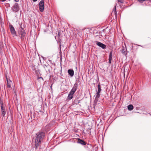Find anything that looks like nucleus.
Instances as JSON below:
<instances>
[{
    "label": "nucleus",
    "mask_w": 151,
    "mask_h": 151,
    "mask_svg": "<svg viewBox=\"0 0 151 151\" xmlns=\"http://www.w3.org/2000/svg\"><path fill=\"white\" fill-rule=\"evenodd\" d=\"M18 33L22 40H24L25 36L26 33L25 32L24 29L22 27L20 28Z\"/></svg>",
    "instance_id": "nucleus-3"
},
{
    "label": "nucleus",
    "mask_w": 151,
    "mask_h": 151,
    "mask_svg": "<svg viewBox=\"0 0 151 151\" xmlns=\"http://www.w3.org/2000/svg\"><path fill=\"white\" fill-rule=\"evenodd\" d=\"M9 27L11 34L13 36H17L16 32L13 26L12 25L10 24L9 25Z\"/></svg>",
    "instance_id": "nucleus-5"
},
{
    "label": "nucleus",
    "mask_w": 151,
    "mask_h": 151,
    "mask_svg": "<svg viewBox=\"0 0 151 151\" xmlns=\"http://www.w3.org/2000/svg\"><path fill=\"white\" fill-rule=\"evenodd\" d=\"M41 143V141L39 142L35 139V147L36 150L37 149L38 147L40 145Z\"/></svg>",
    "instance_id": "nucleus-10"
},
{
    "label": "nucleus",
    "mask_w": 151,
    "mask_h": 151,
    "mask_svg": "<svg viewBox=\"0 0 151 151\" xmlns=\"http://www.w3.org/2000/svg\"><path fill=\"white\" fill-rule=\"evenodd\" d=\"M68 72L71 77L73 76L74 74V71L73 69H70L68 70Z\"/></svg>",
    "instance_id": "nucleus-11"
},
{
    "label": "nucleus",
    "mask_w": 151,
    "mask_h": 151,
    "mask_svg": "<svg viewBox=\"0 0 151 151\" xmlns=\"http://www.w3.org/2000/svg\"><path fill=\"white\" fill-rule=\"evenodd\" d=\"M80 77H79V78H78V80H76L78 82H79L80 81Z\"/></svg>",
    "instance_id": "nucleus-26"
},
{
    "label": "nucleus",
    "mask_w": 151,
    "mask_h": 151,
    "mask_svg": "<svg viewBox=\"0 0 151 151\" xmlns=\"http://www.w3.org/2000/svg\"><path fill=\"white\" fill-rule=\"evenodd\" d=\"M124 0H118L119 2H120L121 3H122L123 2Z\"/></svg>",
    "instance_id": "nucleus-23"
},
{
    "label": "nucleus",
    "mask_w": 151,
    "mask_h": 151,
    "mask_svg": "<svg viewBox=\"0 0 151 151\" xmlns=\"http://www.w3.org/2000/svg\"><path fill=\"white\" fill-rule=\"evenodd\" d=\"M105 30V29H104L102 31L103 32H104V31Z\"/></svg>",
    "instance_id": "nucleus-32"
},
{
    "label": "nucleus",
    "mask_w": 151,
    "mask_h": 151,
    "mask_svg": "<svg viewBox=\"0 0 151 151\" xmlns=\"http://www.w3.org/2000/svg\"><path fill=\"white\" fill-rule=\"evenodd\" d=\"M6 80L7 83V87L9 88H10L11 87V83H12V82L10 80L9 81H8L7 77H6Z\"/></svg>",
    "instance_id": "nucleus-12"
},
{
    "label": "nucleus",
    "mask_w": 151,
    "mask_h": 151,
    "mask_svg": "<svg viewBox=\"0 0 151 151\" xmlns=\"http://www.w3.org/2000/svg\"><path fill=\"white\" fill-rule=\"evenodd\" d=\"M0 104L1 105V106H2V107L4 106L3 101L1 98H0Z\"/></svg>",
    "instance_id": "nucleus-20"
},
{
    "label": "nucleus",
    "mask_w": 151,
    "mask_h": 151,
    "mask_svg": "<svg viewBox=\"0 0 151 151\" xmlns=\"http://www.w3.org/2000/svg\"><path fill=\"white\" fill-rule=\"evenodd\" d=\"M40 10L41 12H43L44 10V6H39Z\"/></svg>",
    "instance_id": "nucleus-18"
},
{
    "label": "nucleus",
    "mask_w": 151,
    "mask_h": 151,
    "mask_svg": "<svg viewBox=\"0 0 151 151\" xmlns=\"http://www.w3.org/2000/svg\"><path fill=\"white\" fill-rule=\"evenodd\" d=\"M100 35L101 36H102V35Z\"/></svg>",
    "instance_id": "nucleus-38"
},
{
    "label": "nucleus",
    "mask_w": 151,
    "mask_h": 151,
    "mask_svg": "<svg viewBox=\"0 0 151 151\" xmlns=\"http://www.w3.org/2000/svg\"><path fill=\"white\" fill-rule=\"evenodd\" d=\"M45 66H46V67H47L48 66H49L48 65L47 66H46V65H45Z\"/></svg>",
    "instance_id": "nucleus-30"
},
{
    "label": "nucleus",
    "mask_w": 151,
    "mask_h": 151,
    "mask_svg": "<svg viewBox=\"0 0 151 151\" xmlns=\"http://www.w3.org/2000/svg\"><path fill=\"white\" fill-rule=\"evenodd\" d=\"M16 2H18L19 1V0H14Z\"/></svg>",
    "instance_id": "nucleus-27"
},
{
    "label": "nucleus",
    "mask_w": 151,
    "mask_h": 151,
    "mask_svg": "<svg viewBox=\"0 0 151 151\" xmlns=\"http://www.w3.org/2000/svg\"><path fill=\"white\" fill-rule=\"evenodd\" d=\"M100 93L98 92H97V93L96 94V96L95 97V100H96L97 101H98V98L100 97Z\"/></svg>",
    "instance_id": "nucleus-15"
},
{
    "label": "nucleus",
    "mask_w": 151,
    "mask_h": 151,
    "mask_svg": "<svg viewBox=\"0 0 151 151\" xmlns=\"http://www.w3.org/2000/svg\"><path fill=\"white\" fill-rule=\"evenodd\" d=\"M36 135L35 140L39 142L41 141L45 137V133L44 132L40 131L36 134Z\"/></svg>",
    "instance_id": "nucleus-2"
},
{
    "label": "nucleus",
    "mask_w": 151,
    "mask_h": 151,
    "mask_svg": "<svg viewBox=\"0 0 151 151\" xmlns=\"http://www.w3.org/2000/svg\"><path fill=\"white\" fill-rule=\"evenodd\" d=\"M112 52L111 51L110 52L109 55V62L111 63V61L112 60Z\"/></svg>",
    "instance_id": "nucleus-13"
},
{
    "label": "nucleus",
    "mask_w": 151,
    "mask_h": 151,
    "mask_svg": "<svg viewBox=\"0 0 151 151\" xmlns=\"http://www.w3.org/2000/svg\"><path fill=\"white\" fill-rule=\"evenodd\" d=\"M77 142L78 143L80 144L83 145H85L86 144V142L84 141L83 140L81 139L80 138L78 139Z\"/></svg>",
    "instance_id": "nucleus-8"
},
{
    "label": "nucleus",
    "mask_w": 151,
    "mask_h": 151,
    "mask_svg": "<svg viewBox=\"0 0 151 151\" xmlns=\"http://www.w3.org/2000/svg\"><path fill=\"white\" fill-rule=\"evenodd\" d=\"M98 32H95V33H98Z\"/></svg>",
    "instance_id": "nucleus-33"
},
{
    "label": "nucleus",
    "mask_w": 151,
    "mask_h": 151,
    "mask_svg": "<svg viewBox=\"0 0 151 151\" xmlns=\"http://www.w3.org/2000/svg\"><path fill=\"white\" fill-rule=\"evenodd\" d=\"M58 35H59V36H60V33L59 32H58Z\"/></svg>",
    "instance_id": "nucleus-31"
},
{
    "label": "nucleus",
    "mask_w": 151,
    "mask_h": 151,
    "mask_svg": "<svg viewBox=\"0 0 151 151\" xmlns=\"http://www.w3.org/2000/svg\"><path fill=\"white\" fill-rule=\"evenodd\" d=\"M44 1L43 0H41L39 3V6H44Z\"/></svg>",
    "instance_id": "nucleus-21"
},
{
    "label": "nucleus",
    "mask_w": 151,
    "mask_h": 151,
    "mask_svg": "<svg viewBox=\"0 0 151 151\" xmlns=\"http://www.w3.org/2000/svg\"><path fill=\"white\" fill-rule=\"evenodd\" d=\"M101 33V32H99V34H100Z\"/></svg>",
    "instance_id": "nucleus-34"
},
{
    "label": "nucleus",
    "mask_w": 151,
    "mask_h": 151,
    "mask_svg": "<svg viewBox=\"0 0 151 151\" xmlns=\"http://www.w3.org/2000/svg\"><path fill=\"white\" fill-rule=\"evenodd\" d=\"M32 69L33 70H35V68L34 67V66L32 65Z\"/></svg>",
    "instance_id": "nucleus-25"
},
{
    "label": "nucleus",
    "mask_w": 151,
    "mask_h": 151,
    "mask_svg": "<svg viewBox=\"0 0 151 151\" xmlns=\"http://www.w3.org/2000/svg\"><path fill=\"white\" fill-rule=\"evenodd\" d=\"M80 103V101L78 100L77 99H76L73 102V104H76L77 105L78 104Z\"/></svg>",
    "instance_id": "nucleus-16"
},
{
    "label": "nucleus",
    "mask_w": 151,
    "mask_h": 151,
    "mask_svg": "<svg viewBox=\"0 0 151 151\" xmlns=\"http://www.w3.org/2000/svg\"><path fill=\"white\" fill-rule=\"evenodd\" d=\"M1 116L3 117L5 115L6 113V111H5V107L1 106Z\"/></svg>",
    "instance_id": "nucleus-9"
},
{
    "label": "nucleus",
    "mask_w": 151,
    "mask_h": 151,
    "mask_svg": "<svg viewBox=\"0 0 151 151\" xmlns=\"http://www.w3.org/2000/svg\"><path fill=\"white\" fill-rule=\"evenodd\" d=\"M96 44L99 47H101L103 49H106V46L105 45L103 44L102 43L99 42L98 41L95 42Z\"/></svg>",
    "instance_id": "nucleus-7"
},
{
    "label": "nucleus",
    "mask_w": 151,
    "mask_h": 151,
    "mask_svg": "<svg viewBox=\"0 0 151 151\" xmlns=\"http://www.w3.org/2000/svg\"><path fill=\"white\" fill-rule=\"evenodd\" d=\"M116 4L115 5L113 9V11L114 12V14L116 16V14H117V12L116 11Z\"/></svg>",
    "instance_id": "nucleus-19"
},
{
    "label": "nucleus",
    "mask_w": 151,
    "mask_h": 151,
    "mask_svg": "<svg viewBox=\"0 0 151 151\" xmlns=\"http://www.w3.org/2000/svg\"><path fill=\"white\" fill-rule=\"evenodd\" d=\"M3 47V45L1 42H0V48H1Z\"/></svg>",
    "instance_id": "nucleus-24"
},
{
    "label": "nucleus",
    "mask_w": 151,
    "mask_h": 151,
    "mask_svg": "<svg viewBox=\"0 0 151 151\" xmlns=\"http://www.w3.org/2000/svg\"><path fill=\"white\" fill-rule=\"evenodd\" d=\"M140 3H142L144 1H145V0H137Z\"/></svg>",
    "instance_id": "nucleus-22"
},
{
    "label": "nucleus",
    "mask_w": 151,
    "mask_h": 151,
    "mask_svg": "<svg viewBox=\"0 0 151 151\" xmlns=\"http://www.w3.org/2000/svg\"><path fill=\"white\" fill-rule=\"evenodd\" d=\"M78 84L76 83L74 84L73 88L69 93L67 97L68 99L71 100L73 98V95L78 88Z\"/></svg>",
    "instance_id": "nucleus-1"
},
{
    "label": "nucleus",
    "mask_w": 151,
    "mask_h": 151,
    "mask_svg": "<svg viewBox=\"0 0 151 151\" xmlns=\"http://www.w3.org/2000/svg\"><path fill=\"white\" fill-rule=\"evenodd\" d=\"M6 0H1V1L4 2V1H6Z\"/></svg>",
    "instance_id": "nucleus-28"
},
{
    "label": "nucleus",
    "mask_w": 151,
    "mask_h": 151,
    "mask_svg": "<svg viewBox=\"0 0 151 151\" xmlns=\"http://www.w3.org/2000/svg\"><path fill=\"white\" fill-rule=\"evenodd\" d=\"M48 71L50 72V70H48Z\"/></svg>",
    "instance_id": "nucleus-36"
},
{
    "label": "nucleus",
    "mask_w": 151,
    "mask_h": 151,
    "mask_svg": "<svg viewBox=\"0 0 151 151\" xmlns=\"http://www.w3.org/2000/svg\"><path fill=\"white\" fill-rule=\"evenodd\" d=\"M124 46L123 45L122 46V48L121 50V52L123 55H124L125 56H127V50L126 46L125 43L124 44Z\"/></svg>",
    "instance_id": "nucleus-6"
},
{
    "label": "nucleus",
    "mask_w": 151,
    "mask_h": 151,
    "mask_svg": "<svg viewBox=\"0 0 151 151\" xmlns=\"http://www.w3.org/2000/svg\"><path fill=\"white\" fill-rule=\"evenodd\" d=\"M98 91L96 90V91L100 93L101 89V86L100 84L98 85Z\"/></svg>",
    "instance_id": "nucleus-17"
},
{
    "label": "nucleus",
    "mask_w": 151,
    "mask_h": 151,
    "mask_svg": "<svg viewBox=\"0 0 151 151\" xmlns=\"http://www.w3.org/2000/svg\"><path fill=\"white\" fill-rule=\"evenodd\" d=\"M127 108L129 110L132 111L134 107L132 104H130L128 106Z\"/></svg>",
    "instance_id": "nucleus-14"
},
{
    "label": "nucleus",
    "mask_w": 151,
    "mask_h": 151,
    "mask_svg": "<svg viewBox=\"0 0 151 151\" xmlns=\"http://www.w3.org/2000/svg\"><path fill=\"white\" fill-rule=\"evenodd\" d=\"M37 0H32L34 2L36 1Z\"/></svg>",
    "instance_id": "nucleus-29"
},
{
    "label": "nucleus",
    "mask_w": 151,
    "mask_h": 151,
    "mask_svg": "<svg viewBox=\"0 0 151 151\" xmlns=\"http://www.w3.org/2000/svg\"><path fill=\"white\" fill-rule=\"evenodd\" d=\"M40 78H42V77H40Z\"/></svg>",
    "instance_id": "nucleus-37"
},
{
    "label": "nucleus",
    "mask_w": 151,
    "mask_h": 151,
    "mask_svg": "<svg viewBox=\"0 0 151 151\" xmlns=\"http://www.w3.org/2000/svg\"><path fill=\"white\" fill-rule=\"evenodd\" d=\"M97 36H98V35H96V37H97Z\"/></svg>",
    "instance_id": "nucleus-35"
},
{
    "label": "nucleus",
    "mask_w": 151,
    "mask_h": 151,
    "mask_svg": "<svg viewBox=\"0 0 151 151\" xmlns=\"http://www.w3.org/2000/svg\"><path fill=\"white\" fill-rule=\"evenodd\" d=\"M11 9L13 12H18L20 9L19 6L17 3H15Z\"/></svg>",
    "instance_id": "nucleus-4"
}]
</instances>
